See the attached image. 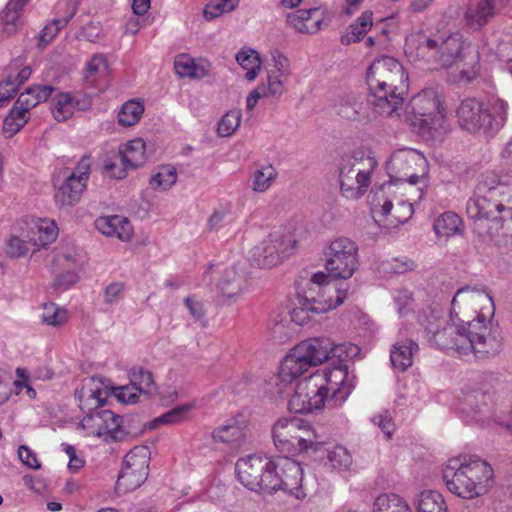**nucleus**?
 Wrapping results in <instances>:
<instances>
[{"instance_id":"nucleus-33","label":"nucleus","mask_w":512,"mask_h":512,"mask_svg":"<svg viewBox=\"0 0 512 512\" xmlns=\"http://www.w3.org/2000/svg\"><path fill=\"white\" fill-rule=\"evenodd\" d=\"M419 349L412 340L396 343L390 352L391 364L400 371H406L413 363V355Z\"/></svg>"},{"instance_id":"nucleus-41","label":"nucleus","mask_w":512,"mask_h":512,"mask_svg":"<svg viewBox=\"0 0 512 512\" xmlns=\"http://www.w3.org/2000/svg\"><path fill=\"white\" fill-rule=\"evenodd\" d=\"M58 237V227L54 220L40 218L34 223V247H46Z\"/></svg>"},{"instance_id":"nucleus-23","label":"nucleus","mask_w":512,"mask_h":512,"mask_svg":"<svg viewBox=\"0 0 512 512\" xmlns=\"http://www.w3.org/2000/svg\"><path fill=\"white\" fill-rule=\"evenodd\" d=\"M297 350V347L294 346L283 359L279 374L276 377L277 381L290 384L313 367L304 355Z\"/></svg>"},{"instance_id":"nucleus-55","label":"nucleus","mask_w":512,"mask_h":512,"mask_svg":"<svg viewBox=\"0 0 512 512\" xmlns=\"http://www.w3.org/2000/svg\"><path fill=\"white\" fill-rule=\"evenodd\" d=\"M54 118L58 121L69 119L74 113V98L69 93H60L57 96L56 104L52 108Z\"/></svg>"},{"instance_id":"nucleus-18","label":"nucleus","mask_w":512,"mask_h":512,"mask_svg":"<svg viewBox=\"0 0 512 512\" xmlns=\"http://www.w3.org/2000/svg\"><path fill=\"white\" fill-rule=\"evenodd\" d=\"M318 377H307L297 383L294 394L288 401V409L294 413H310L321 409V398L314 396V402L309 399V394H317L320 390L316 380Z\"/></svg>"},{"instance_id":"nucleus-8","label":"nucleus","mask_w":512,"mask_h":512,"mask_svg":"<svg viewBox=\"0 0 512 512\" xmlns=\"http://www.w3.org/2000/svg\"><path fill=\"white\" fill-rule=\"evenodd\" d=\"M325 267L330 276L340 279L352 277L358 265V245L348 237H338L325 248Z\"/></svg>"},{"instance_id":"nucleus-12","label":"nucleus","mask_w":512,"mask_h":512,"mask_svg":"<svg viewBox=\"0 0 512 512\" xmlns=\"http://www.w3.org/2000/svg\"><path fill=\"white\" fill-rule=\"evenodd\" d=\"M295 244L291 237L273 232L251 250V261L260 268H271L289 256Z\"/></svg>"},{"instance_id":"nucleus-11","label":"nucleus","mask_w":512,"mask_h":512,"mask_svg":"<svg viewBox=\"0 0 512 512\" xmlns=\"http://www.w3.org/2000/svg\"><path fill=\"white\" fill-rule=\"evenodd\" d=\"M150 452L145 446H136L123 459L116 482L119 492L127 493L140 487L148 477Z\"/></svg>"},{"instance_id":"nucleus-25","label":"nucleus","mask_w":512,"mask_h":512,"mask_svg":"<svg viewBox=\"0 0 512 512\" xmlns=\"http://www.w3.org/2000/svg\"><path fill=\"white\" fill-rule=\"evenodd\" d=\"M340 188L343 196L348 199H358L367 191L360 179V174L344 157L339 168Z\"/></svg>"},{"instance_id":"nucleus-57","label":"nucleus","mask_w":512,"mask_h":512,"mask_svg":"<svg viewBox=\"0 0 512 512\" xmlns=\"http://www.w3.org/2000/svg\"><path fill=\"white\" fill-rule=\"evenodd\" d=\"M330 350L329 360L337 359L338 364H344L347 359H352L360 353V348L355 344H335L332 340Z\"/></svg>"},{"instance_id":"nucleus-32","label":"nucleus","mask_w":512,"mask_h":512,"mask_svg":"<svg viewBox=\"0 0 512 512\" xmlns=\"http://www.w3.org/2000/svg\"><path fill=\"white\" fill-rule=\"evenodd\" d=\"M320 375L324 379V385H329L328 391L333 389L334 386H340L333 390L332 400L343 402L348 396V391H345L343 386L348 375L347 366L345 364H337L334 368L325 370Z\"/></svg>"},{"instance_id":"nucleus-35","label":"nucleus","mask_w":512,"mask_h":512,"mask_svg":"<svg viewBox=\"0 0 512 512\" xmlns=\"http://www.w3.org/2000/svg\"><path fill=\"white\" fill-rule=\"evenodd\" d=\"M418 319L430 344L436 337V333H439L444 324H447V319L444 317L442 311L436 308L429 307L422 310Z\"/></svg>"},{"instance_id":"nucleus-44","label":"nucleus","mask_w":512,"mask_h":512,"mask_svg":"<svg viewBox=\"0 0 512 512\" xmlns=\"http://www.w3.org/2000/svg\"><path fill=\"white\" fill-rule=\"evenodd\" d=\"M482 177L493 180L494 183L490 185L491 191H493V196L497 199V205L500 206L502 212L512 211V184L501 182L493 173L483 174Z\"/></svg>"},{"instance_id":"nucleus-24","label":"nucleus","mask_w":512,"mask_h":512,"mask_svg":"<svg viewBox=\"0 0 512 512\" xmlns=\"http://www.w3.org/2000/svg\"><path fill=\"white\" fill-rule=\"evenodd\" d=\"M296 347L297 351L315 367L329 360L331 339L325 336L311 337L301 341Z\"/></svg>"},{"instance_id":"nucleus-61","label":"nucleus","mask_w":512,"mask_h":512,"mask_svg":"<svg viewBox=\"0 0 512 512\" xmlns=\"http://www.w3.org/2000/svg\"><path fill=\"white\" fill-rule=\"evenodd\" d=\"M124 283L112 282L107 285L103 292V300L105 304H113L123 297Z\"/></svg>"},{"instance_id":"nucleus-3","label":"nucleus","mask_w":512,"mask_h":512,"mask_svg":"<svg viewBox=\"0 0 512 512\" xmlns=\"http://www.w3.org/2000/svg\"><path fill=\"white\" fill-rule=\"evenodd\" d=\"M499 326L471 323L469 329L458 321L444 324L431 345L439 349L455 350L460 356L473 354L477 359L497 356L502 350Z\"/></svg>"},{"instance_id":"nucleus-10","label":"nucleus","mask_w":512,"mask_h":512,"mask_svg":"<svg viewBox=\"0 0 512 512\" xmlns=\"http://www.w3.org/2000/svg\"><path fill=\"white\" fill-rule=\"evenodd\" d=\"M414 112L419 116V131L427 138L440 137L446 129V118L440 100L433 92H425L412 100Z\"/></svg>"},{"instance_id":"nucleus-40","label":"nucleus","mask_w":512,"mask_h":512,"mask_svg":"<svg viewBox=\"0 0 512 512\" xmlns=\"http://www.w3.org/2000/svg\"><path fill=\"white\" fill-rule=\"evenodd\" d=\"M414 504L416 512H448L442 494L435 490H424L420 492Z\"/></svg>"},{"instance_id":"nucleus-2","label":"nucleus","mask_w":512,"mask_h":512,"mask_svg":"<svg viewBox=\"0 0 512 512\" xmlns=\"http://www.w3.org/2000/svg\"><path fill=\"white\" fill-rule=\"evenodd\" d=\"M367 102L376 115H398L408 91V75L402 64L393 57L375 59L366 73Z\"/></svg>"},{"instance_id":"nucleus-4","label":"nucleus","mask_w":512,"mask_h":512,"mask_svg":"<svg viewBox=\"0 0 512 512\" xmlns=\"http://www.w3.org/2000/svg\"><path fill=\"white\" fill-rule=\"evenodd\" d=\"M443 481L452 494L472 500L491 490L494 471L488 462L476 456L459 455L447 461Z\"/></svg>"},{"instance_id":"nucleus-17","label":"nucleus","mask_w":512,"mask_h":512,"mask_svg":"<svg viewBox=\"0 0 512 512\" xmlns=\"http://www.w3.org/2000/svg\"><path fill=\"white\" fill-rule=\"evenodd\" d=\"M90 175V160L84 156L55 194V201L61 206L75 205L86 189Z\"/></svg>"},{"instance_id":"nucleus-62","label":"nucleus","mask_w":512,"mask_h":512,"mask_svg":"<svg viewBox=\"0 0 512 512\" xmlns=\"http://www.w3.org/2000/svg\"><path fill=\"white\" fill-rule=\"evenodd\" d=\"M280 77L281 76H278V75H269L268 76V83L267 85L265 84H260L258 85L259 87H263L264 88V93H265V97H275V98H278L282 95L283 93V83L282 81L280 80Z\"/></svg>"},{"instance_id":"nucleus-48","label":"nucleus","mask_w":512,"mask_h":512,"mask_svg":"<svg viewBox=\"0 0 512 512\" xmlns=\"http://www.w3.org/2000/svg\"><path fill=\"white\" fill-rule=\"evenodd\" d=\"M373 512H412L407 502L396 494L379 495Z\"/></svg>"},{"instance_id":"nucleus-38","label":"nucleus","mask_w":512,"mask_h":512,"mask_svg":"<svg viewBox=\"0 0 512 512\" xmlns=\"http://www.w3.org/2000/svg\"><path fill=\"white\" fill-rule=\"evenodd\" d=\"M373 24V13L371 11L363 12L341 36V43L343 45H350L361 40L362 37L369 31Z\"/></svg>"},{"instance_id":"nucleus-47","label":"nucleus","mask_w":512,"mask_h":512,"mask_svg":"<svg viewBox=\"0 0 512 512\" xmlns=\"http://www.w3.org/2000/svg\"><path fill=\"white\" fill-rule=\"evenodd\" d=\"M238 64L245 70V78L253 81L258 76L261 69V59L258 52L254 49L242 50L236 54Z\"/></svg>"},{"instance_id":"nucleus-30","label":"nucleus","mask_w":512,"mask_h":512,"mask_svg":"<svg viewBox=\"0 0 512 512\" xmlns=\"http://www.w3.org/2000/svg\"><path fill=\"white\" fill-rule=\"evenodd\" d=\"M390 192L391 190H385L383 193H379L378 201H380V205L373 206L370 203L372 211L375 212L377 208H380V212L383 216L390 215L395 220L396 223L407 222L413 214V207L412 204L409 202L410 199L401 201L395 208L394 212L392 213L393 203L390 199L385 198V194Z\"/></svg>"},{"instance_id":"nucleus-1","label":"nucleus","mask_w":512,"mask_h":512,"mask_svg":"<svg viewBox=\"0 0 512 512\" xmlns=\"http://www.w3.org/2000/svg\"><path fill=\"white\" fill-rule=\"evenodd\" d=\"M411 61L422 69H448L462 63L459 72L450 78L458 84H469L480 73V53L460 32L420 36L416 45L406 50Z\"/></svg>"},{"instance_id":"nucleus-22","label":"nucleus","mask_w":512,"mask_h":512,"mask_svg":"<svg viewBox=\"0 0 512 512\" xmlns=\"http://www.w3.org/2000/svg\"><path fill=\"white\" fill-rule=\"evenodd\" d=\"M337 114L350 121H359L369 116L368 110L371 106L364 103L362 95L355 92H348L338 97L335 102Z\"/></svg>"},{"instance_id":"nucleus-37","label":"nucleus","mask_w":512,"mask_h":512,"mask_svg":"<svg viewBox=\"0 0 512 512\" xmlns=\"http://www.w3.org/2000/svg\"><path fill=\"white\" fill-rule=\"evenodd\" d=\"M244 278L234 267L226 268L218 282V289L227 298L240 295L244 288Z\"/></svg>"},{"instance_id":"nucleus-13","label":"nucleus","mask_w":512,"mask_h":512,"mask_svg":"<svg viewBox=\"0 0 512 512\" xmlns=\"http://www.w3.org/2000/svg\"><path fill=\"white\" fill-rule=\"evenodd\" d=\"M302 479V468L298 462L288 456L278 457L273 462L272 479L269 482L271 493L283 490L302 499L306 496L302 489Z\"/></svg>"},{"instance_id":"nucleus-64","label":"nucleus","mask_w":512,"mask_h":512,"mask_svg":"<svg viewBox=\"0 0 512 512\" xmlns=\"http://www.w3.org/2000/svg\"><path fill=\"white\" fill-rule=\"evenodd\" d=\"M28 247L25 242L16 236H12L7 242L6 254L12 258H18L25 255Z\"/></svg>"},{"instance_id":"nucleus-29","label":"nucleus","mask_w":512,"mask_h":512,"mask_svg":"<svg viewBox=\"0 0 512 512\" xmlns=\"http://www.w3.org/2000/svg\"><path fill=\"white\" fill-rule=\"evenodd\" d=\"M495 15V0H479L471 3L464 14V22L472 30H480Z\"/></svg>"},{"instance_id":"nucleus-16","label":"nucleus","mask_w":512,"mask_h":512,"mask_svg":"<svg viewBox=\"0 0 512 512\" xmlns=\"http://www.w3.org/2000/svg\"><path fill=\"white\" fill-rule=\"evenodd\" d=\"M81 424L93 436H105L114 441H124L130 436L123 417L107 409L87 413Z\"/></svg>"},{"instance_id":"nucleus-26","label":"nucleus","mask_w":512,"mask_h":512,"mask_svg":"<svg viewBox=\"0 0 512 512\" xmlns=\"http://www.w3.org/2000/svg\"><path fill=\"white\" fill-rule=\"evenodd\" d=\"M99 232L108 237H117L121 241H130L133 228L130 221L120 215L101 216L95 220Z\"/></svg>"},{"instance_id":"nucleus-51","label":"nucleus","mask_w":512,"mask_h":512,"mask_svg":"<svg viewBox=\"0 0 512 512\" xmlns=\"http://www.w3.org/2000/svg\"><path fill=\"white\" fill-rule=\"evenodd\" d=\"M177 181V172L175 167L171 165H164L159 168L150 178V186L157 190H169Z\"/></svg>"},{"instance_id":"nucleus-5","label":"nucleus","mask_w":512,"mask_h":512,"mask_svg":"<svg viewBox=\"0 0 512 512\" xmlns=\"http://www.w3.org/2000/svg\"><path fill=\"white\" fill-rule=\"evenodd\" d=\"M508 103L502 99H496L491 108L476 98H466L461 101L456 117L460 127L470 133L483 131L494 134L498 132L507 120Z\"/></svg>"},{"instance_id":"nucleus-27","label":"nucleus","mask_w":512,"mask_h":512,"mask_svg":"<svg viewBox=\"0 0 512 512\" xmlns=\"http://www.w3.org/2000/svg\"><path fill=\"white\" fill-rule=\"evenodd\" d=\"M325 448V440L315 429L302 419L301 425H298L296 452H302L309 457H320V452Z\"/></svg>"},{"instance_id":"nucleus-59","label":"nucleus","mask_w":512,"mask_h":512,"mask_svg":"<svg viewBox=\"0 0 512 512\" xmlns=\"http://www.w3.org/2000/svg\"><path fill=\"white\" fill-rule=\"evenodd\" d=\"M239 4V0H212L204 9V17L212 20L223 13L233 11Z\"/></svg>"},{"instance_id":"nucleus-20","label":"nucleus","mask_w":512,"mask_h":512,"mask_svg":"<svg viewBox=\"0 0 512 512\" xmlns=\"http://www.w3.org/2000/svg\"><path fill=\"white\" fill-rule=\"evenodd\" d=\"M302 418L290 417L278 419L272 427L274 445L281 453L293 454L297 447L298 425Z\"/></svg>"},{"instance_id":"nucleus-53","label":"nucleus","mask_w":512,"mask_h":512,"mask_svg":"<svg viewBox=\"0 0 512 512\" xmlns=\"http://www.w3.org/2000/svg\"><path fill=\"white\" fill-rule=\"evenodd\" d=\"M73 14L74 12H72L67 17L53 19L50 23H48L40 32L37 46L41 49H44L56 37L60 30L69 23L73 17Z\"/></svg>"},{"instance_id":"nucleus-58","label":"nucleus","mask_w":512,"mask_h":512,"mask_svg":"<svg viewBox=\"0 0 512 512\" xmlns=\"http://www.w3.org/2000/svg\"><path fill=\"white\" fill-rule=\"evenodd\" d=\"M241 121L240 111H229L227 112L217 125V134L220 137L231 136L234 131L239 127Z\"/></svg>"},{"instance_id":"nucleus-43","label":"nucleus","mask_w":512,"mask_h":512,"mask_svg":"<svg viewBox=\"0 0 512 512\" xmlns=\"http://www.w3.org/2000/svg\"><path fill=\"white\" fill-rule=\"evenodd\" d=\"M130 385L135 391L144 394H153L157 391L154 377L151 371L143 367H133L129 373Z\"/></svg>"},{"instance_id":"nucleus-54","label":"nucleus","mask_w":512,"mask_h":512,"mask_svg":"<svg viewBox=\"0 0 512 512\" xmlns=\"http://www.w3.org/2000/svg\"><path fill=\"white\" fill-rule=\"evenodd\" d=\"M193 408L192 404L177 406L161 416L155 418L150 427L156 428L159 424H178L187 419L188 412Z\"/></svg>"},{"instance_id":"nucleus-34","label":"nucleus","mask_w":512,"mask_h":512,"mask_svg":"<svg viewBox=\"0 0 512 512\" xmlns=\"http://www.w3.org/2000/svg\"><path fill=\"white\" fill-rule=\"evenodd\" d=\"M145 142L141 138H136L126 143L119 154L121 162L125 168H137L146 161Z\"/></svg>"},{"instance_id":"nucleus-14","label":"nucleus","mask_w":512,"mask_h":512,"mask_svg":"<svg viewBox=\"0 0 512 512\" xmlns=\"http://www.w3.org/2000/svg\"><path fill=\"white\" fill-rule=\"evenodd\" d=\"M347 296L346 290L331 285L328 276L322 272L315 273L307 282L306 288L297 292V299L312 306L330 305L331 309L340 306Z\"/></svg>"},{"instance_id":"nucleus-60","label":"nucleus","mask_w":512,"mask_h":512,"mask_svg":"<svg viewBox=\"0 0 512 512\" xmlns=\"http://www.w3.org/2000/svg\"><path fill=\"white\" fill-rule=\"evenodd\" d=\"M371 421L384 433L387 440L392 438L396 430V426L389 411H382L378 415L373 416Z\"/></svg>"},{"instance_id":"nucleus-52","label":"nucleus","mask_w":512,"mask_h":512,"mask_svg":"<svg viewBox=\"0 0 512 512\" xmlns=\"http://www.w3.org/2000/svg\"><path fill=\"white\" fill-rule=\"evenodd\" d=\"M42 309L41 320L44 324L59 327L68 320L67 311L53 302L44 303Z\"/></svg>"},{"instance_id":"nucleus-7","label":"nucleus","mask_w":512,"mask_h":512,"mask_svg":"<svg viewBox=\"0 0 512 512\" xmlns=\"http://www.w3.org/2000/svg\"><path fill=\"white\" fill-rule=\"evenodd\" d=\"M485 305L490 306L491 315H493L494 304L487 293L468 286L462 287L457 290L451 302V321H458L467 329L471 323L478 321L486 326H498L491 319L487 320L482 312Z\"/></svg>"},{"instance_id":"nucleus-15","label":"nucleus","mask_w":512,"mask_h":512,"mask_svg":"<svg viewBox=\"0 0 512 512\" xmlns=\"http://www.w3.org/2000/svg\"><path fill=\"white\" fill-rule=\"evenodd\" d=\"M493 183L492 179H483L481 176L475 187L474 197L469 199L466 209L471 219L490 220L501 227L503 224L502 210L497 205V199L494 198L491 186H489Z\"/></svg>"},{"instance_id":"nucleus-46","label":"nucleus","mask_w":512,"mask_h":512,"mask_svg":"<svg viewBox=\"0 0 512 512\" xmlns=\"http://www.w3.org/2000/svg\"><path fill=\"white\" fill-rule=\"evenodd\" d=\"M462 224L459 216L451 211L441 214L433 224V229L438 237L448 238L460 232Z\"/></svg>"},{"instance_id":"nucleus-28","label":"nucleus","mask_w":512,"mask_h":512,"mask_svg":"<svg viewBox=\"0 0 512 512\" xmlns=\"http://www.w3.org/2000/svg\"><path fill=\"white\" fill-rule=\"evenodd\" d=\"M322 21L323 13L319 8L301 9L287 15V22L300 33L318 32Z\"/></svg>"},{"instance_id":"nucleus-50","label":"nucleus","mask_w":512,"mask_h":512,"mask_svg":"<svg viewBox=\"0 0 512 512\" xmlns=\"http://www.w3.org/2000/svg\"><path fill=\"white\" fill-rule=\"evenodd\" d=\"M144 112V106L141 102L129 100L125 102L119 113L118 122L122 126H133L139 122Z\"/></svg>"},{"instance_id":"nucleus-63","label":"nucleus","mask_w":512,"mask_h":512,"mask_svg":"<svg viewBox=\"0 0 512 512\" xmlns=\"http://www.w3.org/2000/svg\"><path fill=\"white\" fill-rule=\"evenodd\" d=\"M79 280V276L74 271H65L57 275L54 279L53 285L57 289L67 290Z\"/></svg>"},{"instance_id":"nucleus-31","label":"nucleus","mask_w":512,"mask_h":512,"mask_svg":"<svg viewBox=\"0 0 512 512\" xmlns=\"http://www.w3.org/2000/svg\"><path fill=\"white\" fill-rule=\"evenodd\" d=\"M324 456L330 466L338 471L348 470L353 462L350 452L344 446L333 445L327 441H325V448L320 452V457L313 458L322 461Z\"/></svg>"},{"instance_id":"nucleus-56","label":"nucleus","mask_w":512,"mask_h":512,"mask_svg":"<svg viewBox=\"0 0 512 512\" xmlns=\"http://www.w3.org/2000/svg\"><path fill=\"white\" fill-rule=\"evenodd\" d=\"M27 0H10L1 14V19L6 32L11 33L17 25L19 12Z\"/></svg>"},{"instance_id":"nucleus-42","label":"nucleus","mask_w":512,"mask_h":512,"mask_svg":"<svg viewBox=\"0 0 512 512\" xmlns=\"http://www.w3.org/2000/svg\"><path fill=\"white\" fill-rule=\"evenodd\" d=\"M174 69L180 77H190L201 79L208 74V69L203 64H197L195 60L187 54L178 55L174 61Z\"/></svg>"},{"instance_id":"nucleus-19","label":"nucleus","mask_w":512,"mask_h":512,"mask_svg":"<svg viewBox=\"0 0 512 512\" xmlns=\"http://www.w3.org/2000/svg\"><path fill=\"white\" fill-rule=\"evenodd\" d=\"M108 393L101 378L92 376L82 380L81 387L75 391V396L79 401V407L88 413H94L102 406Z\"/></svg>"},{"instance_id":"nucleus-9","label":"nucleus","mask_w":512,"mask_h":512,"mask_svg":"<svg viewBox=\"0 0 512 512\" xmlns=\"http://www.w3.org/2000/svg\"><path fill=\"white\" fill-rule=\"evenodd\" d=\"M273 462L257 454L238 459L235 465L238 481L251 491L271 493L269 482L272 479Z\"/></svg>"},{"instance_id":"nucleus-49","label":"nucleus","mask_w":512,"mask_h":512,"mask_svg":"<svg viewBox=\"0 0 512 512\" xmlns=\"http://www.w3.org/2000/svg\"><path fill=\"white\" fill-rule=\"evenodd\" d=\"M278 176V172L271 164L256 169L252 174V189L255 192L263 193L269 189Z\"/></svg>"},{"instance_id":"nucleus-45","label":"nucleus","mask_w":512,"mask_h":512,"mask_svg":"<svg viewBox=\"0 0 512 512\" xmlns=\"http://www.w3.org/2000/svg\"><path fill=\"white\" fill-rule=\"evenodd\" d=\"M330 310L331 306L325 303L321 306H312L298 299V305L291 310L290 316L295 324L303 326L308 324L314 315L322 314Z\"/></svg>"},{"instance_id":"nucleus-36","label":"nucleus","mask_w":512,"mask_h":512,"mask_svg":"<svg viewBox=\"0 0 512 512\" xmlns=\"http://www.w3.org/2000/svg\"><path fill=\"white\" fill-rule=\"evenodd\" d=\"M244 438L242 427L235 419H229L225 424L220 425L212 432V439L216 443L227 445H240Z\"/></svg>"},{"instance_id":"nucleus-21","label":"nucleus","mask_w":512,"mask_h":512,"mask_svg":"<svg viewBox=\"0 0 512 512\" xmlns=\"http://www.w3.org/2000/svg\"><path fill=\"white\" fill-rule=\"evenodd\" d=\"M31 93L32 87L29 86L25 92L19 95L10 113L5 118L3 130L8 134V137L13 136L27 123L32 108Z\"/></svg>"},{"instance_id":"nucleus-39","label":"nucleus","mask_w":512,"mask_h":512,"mask_svg":"<svg viewBox=\"0 0 512 512\" xmlns=\"http://www.w3.org/2000/svg\"><path fill=\"white\" fill-rule=\"evenodd\" d=\"M345 158L354 166L360 174L362 183L368 188L371 183V174L377 165L376 159L364 151H355Z\"/></svg>"},{"instance_id":"nucleus-6","label":"nucleus","mask_w":512,"mask_h":512,"mask_svg":"<svg viewBox=\"0 0 512 512\" xmlns=\"http://www.w3.org/2000/svg\"><path fill=\"white\" fill-rule=\"evenodd\" d=\"M425 168L426 159L423 154L413 149H400L394 152L387 162L390 181L383 183L376 189H372L369 195V203L373 206H379V193H383L385 190L390 191L397 183H407L409 188H412L419 180L418 172L424 174Z\"/></svg>"}]
</instances>
